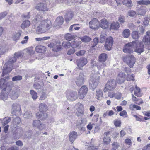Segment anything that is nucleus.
<instances>
[{
    "label": "nucleus",
    "mask_w": 150,
    "mask_h": 150,
    "mask_svg": "<svg viewBox=\"0 0 150 150\" xmlns=\"http://www.w3.org/2000/svg\"><path fill=\"white\" fill-rule=\"evenodd\" d=\"M32 23L35 25L39 24V25L37 28V31L40 33H44L51 27L52 25L51 21L49 20H45L42 21V18L40 15H37L33 20Z\"/></svg>",
    "instance_id": "obj_1"
},
{
    "label": "nucleus",
    "mask_w": 150,
    "mask_h": 150,
    "mask_svg": "<svg viewBox=\"0 0 150 150\" xmlns=\"http://www.w3.org/2000/svg\"><path fill=\"white\" fill-rule=\"evenodd\" d=\"M47 108V106L45 103H42L39 105V109L40 112L36 114V116L38 119L44 120L47 118L48 115L46 112Z\"/></svg>",
    "instance_id": "obj_2"
},
{
    "label": "nucleus",
    "mask_w": 150,
    "mask_h": 150,
    "mask_svg": "<svg viewBox=\"0 0 150 150\" xmlns=\"http://www.w3.org/2000/svg\"><path fill=\"white\" fill-rule=\"evenodd\" d=\"M16 60L15 57H13L10 58L7 62L6 63L4 66L3 69V75L4 76L5 74L8 73L12 70L13 66V64Z\"/></svg>",
    "instance_id": "obj_3"
},
{
    "label": "nucleus",
    "mask_w": 150,
    "mask_h": 150,
    "mask_svg": "<svg viewBox=\"0 0 150 150\" xmlns=\"http://www.w3.org/2000/svg\"><path fill=\"white\" fill-rule=\"evenodd\" d=\"M137 41L135 40L126 44L123 48V52L126 53H132L137 45Z\"/></svg>",
    "instance_id": "obj_4"
},
{
    "label": "nucleus",
    "mask_w": 150,
    "mask_h": 150,
    "mask_svg": "<svg viewBox=\"0 0 150 150\" xmlns=\"http://www.w3.org/2000/svg\"><path fill=\"white\" fill-rule=\"evenodd\" d=\"M116 82L115 80H110L106 83L103 89L104 92L112 91L114 90L116 86Z\"/></svg>",
    "instance_id": "obj_5"
},
{
    "label": "nucleus",
    "mask_w": 150,
    "mask_h": 150,
    "mask_svg": "<svg viewBox=\"0 0 150 150\" xmlns=\"http://www.w3.org/2000/svg\"><path fill=\"white\" fill-rule=\"evenodd\" d=\"M123 60L126 63L130 68H132L135 63V60L134 56L132 55H128L123 58Z\"/></svg>",
    "instance_id": "obj_6"
},
{
    "label": "nucleus",
    "mask_w": 150,
    "mask_h": 150,
    "mask_svg": "<svg viewBox=\"0 0 150 150\" xmlns=\"http://www.w3.org/2000/svg\"><path fill=\"white\" fill-rule=\"evenodd\" d=\"M61 43L59 40L54 42H52L48 45L50 48H52V50L55 52H58L61 50L62 48Z\"/></svg>",
    "instance_id": "obj_7"
},
{
    "label": "nucleus",
    "mask_w": 150,
    "mask_h": 150,
    "mask_svg": "<svg viewBox=\"0 0 150 150\" xmlns=\"http://www.w3.org/2000/svg\"><path fill=\"white\" fill-rule=\"evenodd\" d=\"M100 76L95 74L93 75L91 79L90 82V86L92 88H95L99 83Z\"/></svg>",
    "instance_id": "obj_8"
},
{
    "label": "nucleus",
    "mask_w": 150,
    "mask_h": 150,
    "mask_svg": "<svg viewBox=\"0 0 150 150\" xmlns=\"http://www.w3.org/2000/svg\"><path fill=\"white\" fill-rule=\"evenodd\" d=\"M21 113L20 105L16 103H13L12 106L11 113L15 115H21Z\"/></svg>",
    "instance_id": "obj_9"
},
{
    "label": "nucleus",
    "mask_w": 150,
    "mask_h": 150,
    "mask_svg": "<svg viewBox=\"0 0 150 150\" xmlns=\"http://www.w3.org/2000/svg\"><path fill=\"white\" fill-rule=\"evenodd\" d=\"M66 97L68 100L71 101H74L77 98V93L75 91H67Z\"/></svg>",
    "instance_id": "obj_10"
},
{
    "label": "nucleus",
    "mask_w": 150,
    "mask_h": 150,
    "mask_svg": "<svg viewBox=\"0 0 150 150\" xmlns=\"http://www.w3.org/2000/svg\"><path fill=\"white\" fill-rule=\"evenodd\" d=\"M88 89L85 86H82L78 91V97L80 99H83L86 95Z\"/></svg>",
    "instance_id": "obj_11"
},
{
    "label": "nucleus",
    "mask_w": 150,
    "mask_h": 150,
    "mask_svg": "<svg viewBox=\"0 0 150 150\" xmlns=\"http://www.w3.org/2000/svg\"><path fill=\"white\" fill-rule=\"evenodd\" d=\"M84 75L83 72L81 71L79 74L75 79V82L77 85L79 86H81L83 84L84 82Z\"/></svg>",
    "instance_id": "obj_12"
},
{
    "label": "nucleus",
    "mask_w": 150,
    "mask_h": 150,
    "mask_svg": "<svg viewBox=\"0 0 150 150\" xmlns=\"http://www.w3.org/2000/svg\"><path fill=\"white\" fill-rule=\"evenodd\" d=\"M88 63L87 59L83 57L77 60V64L78 68L80 70L83 69V67L85 65Z\"/></svg>",
    "instance_id": "obj_13"
},
{
    "label": "nucleus",
    "mask_w": 150,
    "mask_h": 150,
    "mask_svg": "<svg viewBox=\"0 0 150 150\" xmlns=\"http://www.w3.org/2000/svg\"><path fill=\"white\" fill-rule=\"evenodd\" d=\"M113 42V38L111 36L106 38L105 44V48L108 50H110L112 47Z\"/></svg>",
    "instance_id": "obj_14"
},
{
    "label": "nucleus",
    "mask_w": 150,
    "mask_h": 150,
    "mask_svg": "<svg viewBox=\"0 0 150 150\" xmlns=\"http://www.w3.org/2000/svg\"><path fill=\"white\" fill-rule=\"evenodd\" d=\"M99 64H96V62L93 60H91V68L92 69H93V68L96 66V67L98 70H100L102 69H103L106 66L105 64L103 62H100Z\"/></svg>",
    "instance_id": "obj_15"
},
{
    "label": "nucleus",
    "mask_w": 150,
    "mask_h": 150,
    "mask_svg": "<svg viewBox=\"0 0 150 150\" xmlns=\"http://www.w3.org/2000/svg\"><path fill=\"white\" fill-rule=\"evenodd\" d=\"M35 8L36 10L43 12L48 10L47 5L42 3H38L36 5Z\"/></svg>",
    "instance_id": "obj_16"
},
{
    "label": "nucleus",
    "mask_w": 150,
    "mask_h": 150,
    "mask_svg": "<svg viewBox=\"0 0 150 150\" xmlns=\"http://www.w3.org/2000/svg\"><path fill=\"white\" fill-rule=\"evenodd\" d=\"M90 28L92 29H98L99 26V23L96 18H94L89 22Z\"/></svg>",
    "instance_id": "obj_17"
},
{
    "label": "nucleus",
    "mask_w": 150,
    "mask_h": 150,
    "mask_svg": "<svg viewBox=\"0 0 150 150\" xmlns=\"http://www.w3.org/2000/svg\"><path fill=\"white\" fill-rule=\"evenodd\" d=\"M125 79V74L122 72H120L117 76V82L119 84H121L124 82Z\"/></svg>",
    "instance_id": "obj_18"
},
{
    "label": "nucleus",
    "mask_w": 150,
    "mask_h": 150,
    "mask_svg": "<svg viewBox=\"0 0 150 150\" xmlns=\"http://www.w3.org/2000/svg\"><path fill=\"white\" fill-rule=\"evenodd\" d=\"M134 51L137 53L140 54L144 51V46L141 43H138L137 41V45L135 47Z\"/></svg>",
    "instance_id": "obj_19"
},
{
    "label": "nucleus",
    "mask_w": 150,
    "mask_h": 150,
    "mask_svg": "<svg viewBox=\"0 0 150 150\" xmlns=\"http://www.w3.org/2000/svg\"><path fill=\"white\" fill-rule=\"evenodd\" d=\"M69 141L72 142L77 138V133L75 131H73L69 133Z\"/></svg>",
    "instance_id": "obj_20"
},
{
    "label": "nucleus",
    "mask_w": 150,
    "mask_h": 150,
    "mask_svg": "<svg viewBox=\"0 0 150 150\" xmlns=\"http://www.w3.org/2000/svg\"><path fill=\"white\" fill-rule=\"evenodd\" d=\"M150 31L146 32V35L143 39L142 41L145 45H150Z\"/></svg>",
    "instance_id": "obj_21"
},
{
    "label": "nucleus",
    "mask_w": 150,
    "mask_h": 150,
    "mask_svg": "<svg viewBox=\"0 0 150 150\" xmlns=\"http://www.w3.org/2000/svg\"><path fill=\"white\" fill-rule=\"evenodd\" d=\"M9 78L7 77L5 79L2 78L0 79V88L2 90H6V81Z\"/></svg>",
    "instance_id": "obj_22"
},
{
    "label": "nucleus",
    "mask_w": 150,
    "mask_h": 150,
    "mask_svg": "<svg viewBox=\"0 0 150 150\" xmlns=\"http://www.w3.org/2000/svg\"><path fill=\"white\" fill-rule=\"evenodd\" d=\"M99 25L103 29H105L107 28L108 26V23L107 21L105 19H102L100 21Z\"/></svg>",
    "instance_id": "obj_23"
},
{
    "label": "nucleus",
    "mask_w": 150,
    "mask_h": 150,
    "mask_svg": "<svg viewBox=\"0 0 150 150\" xmlns=\"http://www.w3.org/2000/svg\"><path fill=\"white\" fill-rule=\"evenodd\" d=\"M10 97L13 100H15L17 99L19 96V92L17 91H10Z\"/></svg>",
    "instance_id": "obj_24"
},
{
    "label": "nucleus",
    "mask_w": 150,
    "mask_h": 150,
    "mask_svg": "<svg viewBox=\"0 0 150 150\" xmlns=\"http://www.w3.org/2000/svg\"><path fill=\"white\" fill-rule=\"evenodd\" d=\"M140 33L138 31L134 30L131 33V37L132 39L137 40L140 37Z\"/></svg>",
    "instance_id": "obj_25"
},
{
    "label": "nucleus",
    "mask_w": 150,
    "mask_h": 150,
    "mask_svg": "<svg viewBox=\"0 0 150 150\" xmlns=\"http://www.w3.org/2000/svg\"><path fill=\"white\" fill-rule=\"evenodd\" d=\"M108 56L107 54L105 53H102L99 56L98 60L100 62H103L107 59Z\"/></svg>",
    "instance_id": "obj_26"
},
{
    "label": "nucleus",
    "mask_w": 150,
    "mask_h": 150,
    "mask_svg": "<svg viewBox=\"0 0 150 150\" xmlns=\"http://www.w3.org/2000/svg\"><path fill=\"white\" fill-rule=\"evenodd\" d=\"M6 90H2L0 95V98L4 101L7 100L8 97V93L5 92Z\"/></svg>",
    "instance_id": "obj_27"
},
{
    "label": "nucleus",
    "mask_w": 150,
    "mask_h": 150,
    "mask_svg": "<svg viewBox=\"0 0 150 150\" xmlns=\"http://www.w3.org/2000/svg\"><path fill=\"white\" fill-rule=\"evenodd\" d=\"M81 41H77L75 40H73L71 41V47L72 48L79 47V45L81 44Z\"/></svg>",
    "instance_id": "obj_28"
},
{
    "label": "nucleus",
    "mask_w": 150,
    "mask_h": 150,
    "mask_svg": "<svg viewBox=\"0 0 150 150\" xmlns=\"http://www.w3.org/2000/svg\"><path fill=\"white\" fill-rule=\"evenodd\" d=\"M119 24L117 22H113L110 25V29L112 30H117L119 28Z\"/></svg>",
    "instance_id": "obj_29"
},
{
    "label": "nucleus",
    "mask_w": 150,
    "mask_h": 150,
    "mask_svg": "<svg viewBox=\"0 0 150 150\" xmlns=\"http://www.w3.org/2000/svg\"><path fill=\"white\" fill-rule=\"evenodd\" d=\"M73 16V13L71 11H69L65 16V20L68 22L71 19Z\"/></svg>",
    "instance_id": "obj_30"
},
{
    "label": "nucleus",
    "mask_w": 150,
    "mask_h": 150,
    "mask_svg": "<svg viewBox=\"0 0 150 150\" xmlns=\"http://www.w3.org/2000/svg\"><path fill=\"white\" fill-rule=\"evenodd\" d=\"M35 50L38 53H42L46 51V48L44 46L39 45L36 47Z\"/></svg>",
    "instance_id": "obj_31"
},
{
    "label": "nucleus",
    "mask_w": 150,
    "mask_h": 150,
    "mask_svg": "<svg viewBox=\"0 0 150 150\" xmlns=\"http://www.w3.org/2000/svg\"><path fill=\"white\" fill-rule=\"evenodd\" d=\"M30 22L28 20L24 21L21 25V27L22 29H25L28 27L30 25Z\"/></svg>",
    "instance_id": "obj_32"
},
{
    "label": "nucleus",
    "mask_w": 150,
    "mask_h": 150,
    "mask_svg": "<svg viewBox=\"0 0 150 150\" xmlns=\"http://www.w3.org/2000/svg\"><path fill=\"white\" fill-rule=\"evenodd\" d=\"M86 122L82 120H77L76 126L79 128H81L85 125Z\"/></svg>",
    "instance_id": "obj_33"
},
{
    "label": "nucleus",
    "mask_w": 150,
    "mask_h": 150,
    "mask_svg": "<svg viewBox=\"0 0 150 150\" xmlns=\"http://www.w3.org/2000/svg\"><path fill=\"white\" fill-rule=\"evenodd\" d=\"M64 22V19L63 17L61 16H59L58 17L55 21V23L58 26L63 24Z\"/></svg>",
    "instance_id": "obj_34"
},
{
    "label": "nucleus",
    "mask_w": 150,
    "mask_h": 150,
    "mask_svg": "<svg viewBox=\"0 0 150 150\" xmlns=\"http://www.w3.org/2000/svg\"><path fill=\"white\" fill-rule=\"evenodd\" d=\"M21 33L20 32H18L15 33L13 35L12 39L13 40L16 41L18 40L21 35Z\"/></svg>",
    "instance_id": "obj_35"
},
{
    "label": "nucleus",
    "mask_w": 150,
    "mask_h": 150,
    "mask_svg": "<svg viewBox=\"0 0 150 150\" xmlns=\"http://www.w3.org/2000/svg\"><path fill=\"white\" fill-rule=\"evenodd\" d=\"M137 4L139 5L147 6L150 4V1L149 0H140L138 1Z\"/></svg>",
    "instance_id": "obj_36"
},
{
    "label": "nucleus",
    "mask_w": 150,
    "mask_h": 150,
    "mask_svg": "<svg viewBox=\"0 0 150 150\" xmlns=\"http://www.w3.org/2000/svg\"><path fill=\"white\" fill-rule=\"evenodd\" d=\"M147 9H146L140 8L137 10V12L138 15L144 16L147 12Z\"/></svg>",
    "instance_id": "obj_37"
},
{
    "label": "nucleus",
    "mask_w": 150,
    "mask_h": 150,
    "mask_svg": "<svg viewBox=\"0 0 150 150\" xmlns=\"http://www.w3.org/2000/svg\"><path fill=\"white\" fill-rule=\"evenodd\" d=\"M134 94L137 97H141L142 94L141 93L140 88L136 86L134 90Z\"/></svg>",
    "instance_id": "obj_38"
},
{
    "label": "nucleus",
    "mask_w": 150,
    "mask_h": 150,
    "mask_svg": "<svg viewBox=\"0 0 150 150\" xmlns=\"http://www.w3.org/2000/svg\"><path fill=\"white\" fill-rule=\"evenodd\" d=\"M30 93L31 96L32 98L34 100H35L38 98V94L36 92L33 90L30 91Z\"/></svg>",
    "instance_id": "obj_39"
},
{
    "label": "nucleus",
    "mask_w": 150,
    "mask_h": 150,
    "mask_svg": "<svg viewBox=\"0 0 150 150\" xmlns=\"http://www.w3.org/2000/svg\"><path fill=\"white\" fill-rule=\"evenodd\" d=\"M122 35L125 38H128L130 35V30L128 29H125L122 32Z\"/></svg>",
    "instance_id": "obj_40"
},
{
    "label": "nucleus",
    "mask_w": 150,
    "mask_h": 150,
    "mask_svg": "<svg viewBox=\"0 0 150 150\" xmlns=\"http://www.w3.org/2000/svg\"><path fill=\"white\" fill-rule=\"evenodd\" d=\"M123 4L128 7H131L133 5L131 0H123Z\"/></svg>",
    "instance_id": "obj_41"
},
{
    "label": "nucleus",
    "mask_w": 150,
    "mask_h": 150,
    "mask_svg": "<svg viewBox=\"0 0 150 150\" xmlns=\"http://www.w3.org/2000/svg\"><path fill=\"white\" fill-rule=\"evenodd\" d=\"M96 98L98 100H100V98H101L103 96V92L102 91L98 90L96 91Z\"/></svg>",
    "instance_id": "obj_42"
},
{
    "label": "nucleus",
    "mask_w": 150,
    "mask_h": 150,
    "mask_svg": "<svg viewBox=\"0 0 150 150\" xmlns=\"http://www.w3.org/2000/svg\"><path fill=\"white\" fill-rule=\"evenodd\" d=\"M111 141L110 137L108 136H105L103 139V143L107 145L109 144Z\"/></svg>",
    "instance_id": "obj_43"
},
{
    "label": "nucleus",
    "mask_w": 150,
    "mask_h": 150,
    "mask_svg": "<svg viewBox=\"0 0 150 150\" xmlns=\"http://www.w3.org/2000/svg\"><path fill=\"white\" fill-rule=\"evenodd\" d=\"M74 37L70 34L67 33L65 35V38L68 41L71 42L73 40Z\"/></svg>",
    "instance_id": "obj_44"
},
{
    "label": "nucleus",
    "mask_w": 150,
    "mask_h": 150,
    "mask_svg": "<svg viewBox=\"0 0 150 150\" xmlns=\"http://www.w3.org/2000/svg\"><path fill=\"white\" fill-rule=\"evenodd\" d=\"M75 107L77 110H83V106L80 103H78L75 105Z\"/></svg>",
    "instance_id": "obj_45"
},
{
    "label": "nucleus",
    "mask_w": 150,
    "mask_h": 150,
    "mask_svg": "<svg viewBox=\"0 0 150 150\" xmlns=\"http://www.w3.org/2000/svg\"><path fill=\"white\" fill-rule=\"evenodd\" d=\"M71 42L67 41L66 42H64L62 44L63 47L67 49L70 47H71Z\"/></svg>",
    "instance_id": "obj_46"
},
{
    "label": "nucleus",
    "mask_w": 150,
    "mask_h": 150,
    "mask_svg": "<svg viewBox=\"0 0 150 150\" xmlns=\"http://www.w3.org/2000/svg\"><path fill=\"white\" fill-rule=\"evenodd\" d=\"M81 39L82 42H88L91 40V38L89 37L86 36L81 37Z\"/></svg>",
    "instance_id": "obj_47"
},
{
    "label": "nucleus",
    "mask_w": 150,
    "mask_h": 150,
    "mask_svg": "<svg viewBox=\"0 0 150 150\" xmlns=\"http://www.w3.org/2000/svg\"><path fill=\"white\" fill-rule=\"evenodd\" d=\"M41 121L38 120H33V123L32 125L34 127H36L38 128L39 125L40 124Z\"/></svg>",
    "instance_id": "obj_48"
},
{
    "label": "nucleus",
    "mask_w": 150,
    "mask_h": 150,
    "mask_svg": "<svg viewBox=\"0 0 150 150\" xmlns=\"http://www.w3.org/2000/svg\"><path fill=\"white\" fill-rule=\"evenodd\" d=\"M20 118L17 117L13 119V123L14 125L17 126L20 124Z\"/></svg>",
    "instance_id": "obj_49"
},
{
    "label": "nucleus",
    "mask_w": 150,
    "mask_h": 150,
    "mask_svg": "<svg viewBox=\"0 0 150 150\" xmlns=\"http://www.w3.org/2000/svg\"><path fill=\"white\" fill-rule=\"evenodd\" d=\"M136 14V12L134 11L133 10H129L127 13V15L131 17H134Z\"/></svg>",
    "instance_id": "obj_50"
},
{
    "label": "nucleus",
    "mask_w": 150,
    "mask_h": 150,
    "mask_svg": "<svg viewBox=\"0 0 150 150\" xmlns=\"http://www.w3.org/2000/svg\"><path fill=\"white\" fill-rule=\"evenodd\" d=\"M107 35L105 33H101L100 35V42L103 43L106 38Z\"/></svg>",
    "instance_id": "obj_51"
},
{
    "label": "nucleus",
    "mask_w": 150,
    "mask_h": 150,
    "mask_svg": "<svg viewBox=\"0 0 150 150\" xmlns=\"http://www.w3.org/2000/svg\"><path fill=\"white\" fill-rule=\"evenodd\" d=\"M46 125L45 124L42 123L41 122L40 124L38 127V129L40 131L45 130L46 128Z\"/></svg>",
    "instance_id": "obj_52"
},
{
    "label": "nucleus",
    "mask_w": 150,
    "mask_h": 150,
    "mask_svg": "<svg viewBox=\"0 0 150 150\" xmlns=\"http://www.w3.org/2000/svg\"><path fill=\"white\" fill-rule=\"evenodd\" d=\"M11 118L10 117H7L4 119V122L2 123V125L4 126H5L11 121Z\"/></svg>",
    "instance_id": "obj_53"
},
{
    "label": "nucleus",
    "mask_w": 150,
    "mask_h": 150,
    "mask_svg": "<svg viewBox=\"0 0 150 150\" xmlns=\"http://www.w3.org/2000/svg\"><path fill=\"white\" fill-rule=\"evenodd\" d=\"M149 17L148 16H146L144 18V23L145 25H148L149 22Z\"/></svg>",
    "instance_id": "obj_54"
},
{
    "label": "nucleus",
    "mask_w": 150,
    "mask_h": 150,
    "mask_svg": "<svg viewBox=\"0 0 150 150\" xmlns=\"http://www.w3.org/2000/svg\"><path fill=\"white\" fill-rule=\"evenodd\" d=\"M24 116L25 118H29L32 117V113L30 111H27L25 113Z\"/></svg>",
    "instance_id": "obj_55"
},
{
    "label": "nucleus",
    "mask_w": 150,
    "mask_h": 150,
    "mask_svg": "<svg viewBox=\"0 0 150 150\" xmlns=\"http://www.w3.org/2000/svg\"><path fill=\"white\" fill-rule=\"evenodd\" d=\"M126 80L127 81H129L130 80L134 81V79L133 76V74H132L131 75L128 74L127 75V78Z\"/></svg>",
    "instance_id": "obj_56"
},
{
    "label": "nucleus",
    "mask_w": 150,
    "mask_h": 150,
    "mask_svg": "<svg viewBox=\"0 0 150 150\" xmlns=\"http://www.w3.org/2000/svg\"><path fill=\"white\" fill-rule=\"evenodd\" d=\"M7 14L6 11L0 13V20L4 18Z\"/></svg>",
    "instance_id": "obj_57"
},
{
    "label": "nucleus",
    "mask_w": 150,
    "mask_h": 150,
    "mask_svg": "<svg viewBox=\"0 0 150 150\" xmlns=\"http://www.w3.org/2000/svg\"><path fill=\"white\" fill-rule=\"evenodd\" d=\"M15 57L16 58H19L23 56V52H16L14 54Z\"/></svg>",
    "instance_id": "obj_58"
},
{
    "label": "nucleus",
    "mask_w": 150,
    "mask_h": 150,
    "mask_svg": "<svg viewBox=\"0 0 150 150\" xmlns=\"http://www.w3.org/2000/svg\"><path fill=\"white\" fill-rule=\"evenodd\" d=\"M119 114L120 116H124L125 117H127V113L125 110H123Z\"/></svg>",
    "instance_id": "obj_59"
},
{
    "label": "nucleus",
    "mask_w": 150,
    "mask_h": 150,
    "mask_svg": "<svg viewBox=\"0 0 150 150\" xmlns=\"http://www.w3.org/2000/svg\"><path fill=\"white\" fill-rule=\"evenodd\" d=\"M22 77L20 76H16L13 77L12 79L13 81H15L17 80H20L22 79Z\"/></svg>",
    "instance_id": "obj_60"
},
{
    "label": "nucleus",
    "mask_w": 150,
    "mask_h": 150,
    "mask_svg": "<svg viewBox=\"0 0 150 150\" xmlns=\"http://www.w3.org/2000/svg\"><path fill=\"white\" fill-rule=\"evenodd\" d=\"M108 96L111 98L115 97L116 94L113 91H108Z\"/></svg>",
    "instance_id": "obj_61"
},
{
    "label": "nucleus",
    "mask_w": 150,
    "mask_h": 150,
    "mask_svg": "<svg viewBox=\"0 0 150 150\" xmlns=\"http://www.w3.org/2000/svg\"><path fill=\"white\" fill-rule=\"evenodd\" d=\"M47 98V95L44 92L42 93L41 96L40 97V100H44Z\"/></svg>",
    "instance_id": "obj_62"
},
{
    "label": "nucleus",
    "mask_w": 150,
    "mask_h": 150,
    "mask_svg": "<svg viewBox=\"0 0 150 150\" xmlns=\"http://www.w3.org/2000/svg\"><path fill=\"white\" fill-rule=\"evenodd\" d=\"M125 142L129 146V147L132 144L131 141V139L129 138L125 139Z\"/></svg>",
    "instance_id": "obj_63"
},
{
    "label": "nucleus",
    "mask_w": 150,
    "mask_h": 150,
    "mask_svg": "<svg viewBox=\"0 0 150 150\" xmlns=\"http://www.w3.org/2000/svg\"><path fill=\"white\" fill-rule=\"evenodd\" d=\"M85 52V51L84 50H82L79 51L78 52H76V54L77 56H81L83 55Z\"/></svg>",
    "instance_id": "obj_64"
}]
</instances>
